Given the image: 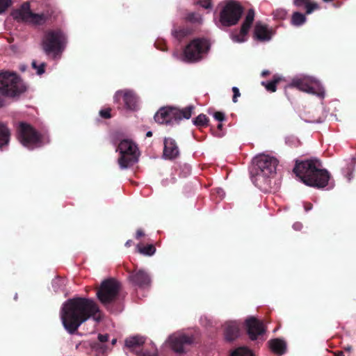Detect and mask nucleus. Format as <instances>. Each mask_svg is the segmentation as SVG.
<instances>
[{"instance_id": "obj_24", "label": "nucleus", "mask_w": 356, "mask_h": 356, "mask_svg": "<svg viewBox=\"0 0 356 356\" xmlns=\"http://www.w3.org/2000/svg\"><path fill=\"white\" fill-rule=\"evenodd\" d=\"M145 343V338L140 336H134L127 338L125 340L126 346L130 348H135L140 346Z\"/></svg>"}, {"instance_id": "obj_25", "label": "nucleus", "mask_w": 356, "mask_h": 356, "mask_svg": "<svg viewBox=\"0 0 356 356\" xmlns=\"http://www.w3.org/2000/svg\"><path fill=\"white\" fill-rule=\"evenodd\" d=\"M230 356H255L252 350L246 347H239L234 350Z\"/></svg>"}, {"instance_id": "obj_34", "label": "nucleus", "mask_w": 356, "mask_h": 356, "mask_svg": "<svg viewBox=\"0 0 356 356\" xmlns=\"http://www.w3.org/2000/svg\"><path fill=\"white\" fill-rule=\"evenodd\" d=\"M10 3L11 0H0V14L3 13Z\"/></svg>"}, {"instance_id": "obj_13", "label": "nucleus", "mask_w": 356, "mask_h": 356, "mask_svg": "<svg viewBox=\"0 0 356 356\" xmlns=\"http://www.w3.org/2000/svg\"><path fill=\"white\" fill-rule=\"evenodd\" d=\"M12 16L15 19L37 25L44 24L47 19L45 15L33 13L29 3H24L20 8L13 11Z\"/></svg>"}, {"instance_id": "obj_1", "label": "nucleus", "mask_w": 356, "mask_h": 356, "mask_svg": "<svg viewBox=\"0 0 356 356\" xmlns=\"http://www.w3.org/2000/svg\"><path fill=\"white\" fill-rule=\"evenodd\" d=\"M60 314L65 329L70 334L75 332L90 318L95 321L102 319L101 312L95 301L83 298L67 300L63 303Z\"/></svg>"}, {"instance_id": "obj_47", "label": "nucleus", "mask_w": 356, "mask_h": 356, "mask_svg": "<svg viewBox=\"0 0 356 356\" xmlns=\"http://www.w3.org/2000/svg\"><path fill=\"white\" fill-rule=\"evenodd\" d=\"M5 105L4 99L0 96V107H2Z\"/></svg>"}, {"instance_id": "obj_4", "label": "nucleus", "mask_w": 356, "mask_h": 356, "mask_svg": "<svg viewBox=\"0 0 356 356\" xmlns=\"http://www.w3.org/2000/svg\"><path fill=\"white\" fill-rule=\"evenodd\" d=\"M210 48L209 41L204 38L192 40L185 48L183 54L173 53V57L178 60L186 63H195L200 60Z\"/></svg>"}, {"instance_id": "obj_32", "label": "nucleus", "mask_w": 356, "mask_h": 356, "mask_svg": "<svg viewBox=\"0 0 356 356\" xmlns=\"http://www.w3.org/2000/svg\"><path fill=\"white\" fill-rule=\"evenodd\" d=\"M65 285V280L56 278L53 280L52 286L56 291L61 289V288Z\"/></svg>"}, {"instance_id": "obj_22", "label": "nucleus", "mask_w": 356, "mask_h": 356, "mask_svg": "<svg viewBox=\"0 0 356 356\" xmlns=\"http://www.w3.org/2000/svg\"><path fill=\"white\" fill-rule=\"evenodd\" d=\"M268 344L270 348L274 353L277 355H282L285 353L286 346L285 342L283 340L275 339L270 340L268 342Z\"/></svg>"}, {"instance_id": "obj_40", "label": "nucleus", "mask_w": 356, "mask_h": 356, "mask_svg": "<svg viewBox=\"0 0 356 356\" xmlns=\"http://www.w3.org/2000/svg\"><path fill=\"white\" fill-rule=\"evenodd\" d=\"M199 3L204 8L211 7V0H200Z\"/></svg>"}, {"instance_id": "obj_49", "label": "nucleus", "mask_w": 356, "mask_h": 356, "mask_svg": "<svg viewBox=\"0 0 356 356\" xmlns=\"http://www.w3.org/2000/svg\"><path fill=\"white\" fill-rule=\"evenodd\" d=\"M152 136V132L151 131H149L147 132V134H146L147 137H150Z\"/></svg>"}, {"instance_id": "obj_55", "label": "nucleus", "mask_w": 356, "mask_h": 356, "mask_svg": "<svg viewBox=\"0 0 356 356\" xmlns=\"http://www.w3.org/2000/svg\"><path fill=\"white\" fill-rule=\"evenodd\" d=\"M222 124H219L218 125V129H220L222 128Z\"/></svg>"}, {"instance_id": "obj_18", "label": "nucleus", "mask_w": 356, "mask_h": 356, "mask_svg": "<svg viewBox=\"0 0 356 356\" xmlns=\"http://www.w3.org/2000/svg\"><path fill=\"white\" fill-rule=\"evenodd\" d=\"M248 333L252 340H255L265 332L263 323L254 317H250L245 321Z\"/></svg>"}, {"instance_id": "obj_39", "label": "nucleus", "mask_w": 356, "mask_h": 356, "mask_svg": "<svg viewBox=\"0 0 356 356\" xmlns=\"http://www.w3.org/2000/svg\"><path fill=\"white\" fill-rule=\"evenodd\" d=\"M110 111H111V110H110V109L101 110V111H99V115H100L102 118H111Z\"/></svg>"}, {"instance_id": "obj_16", "label": "nucleus", "mask_w": 356, "mask_h": 356, "mask_svg": "<svg viewBox=\"0 0 356 356\" xmlns=\"http://www.w3.org/2000/svg\"><path fill=\"white\" fill-rule=\"evenodd\" d=\"M254 11L252 9H250L242 24L240 32L232 35V39L234 42H243L246 40V35L254 21Z\"/></svg>"}, {"instance_id": "obj_42", "label": "nucleus", "mask_w": 356, "mask_h": 356, "mask_svg": "<svg viewBox=\"0 0 356 356\" xmlns=\"http://www.w3.org/2000/svg\"><path fill=\"white\" fill-rule=\"evenodd\" d=\"M275 17H280V18H284L286 13L284 12V10H277L275 13Z\"/></svg>"}, {"instance_id": "obj_12", "label": "nucleus", "mask_w": 356, "mask_h": 356, "mask_svg": "<svg viewBox=\"0 0 356 356\" xmlns=\"http://www.w3.org/2000/svg\"><path fill=\"white\" fill-rule=\"evenodd\" d=\"M242 12V7L238 3L233 1L227 2L220 13V23L225 26L236 24Z\"/></svg>"}, {"instance_id": "obj_5", "label": "nucleus", "mask_w": 356, "mask_h": 356, "mask_svg": "<svg viewBox=\"0 0 356 356\" xmlns=\"http://www.w3.org/2000/svg\"><path fill=\"white\" fill-rule=\"evenodd\" d=\"M26 86L13 72H0V93L8 97H16L24 92Z\"/></svg>"}, {"instance_id": "obj_41", "label": "nucleus", "mask_w": 356, "mask_h": 356, "mask_svg": "<svg viewBox=\"0 0 356 356\" xmlns=\"http://www.w3.org/2000/svg\"><path fill=\"white\" fill-rule=\"evenodd\" d=\"M308 1L309 0H293V3L296 6H302L307 3Z\"/></svg>"}, {"instance_id": "obj_43", "label": "nucleus", "mask_w": 356, "mask_h": 356, "mask_svg": "<svg viewBox=\"0 0 356 356\" xmlns=\"http://www.w3.org/2000/svg\"><path fill=\"white\" fill-rule=\"evenodd\" d=\"M98 339L101 342H105V341H108V334H99Z\"/></svg>"}, {"instance_id": "obj_46", "label": "nucleus", "mask_w": 356, "mask_h": 356, "mask_svg": "<svg viewBox=\"0 0 356 356\" xmlns=\"http://www.w3.org/2000/svg\"><path fill=\"white\" fill-rule=\"evenodd\" d=\"M312 209V205L311 204H307L305 205V210L306 211H309Z\"/></svg>"}, {"instance_id": "obj_35", "label": "nucleus", "mask_w": 356, "mask_h": 356, "mask_svg": "<svg viewBox=\"0 0 356 356\" xmlns=\"http://www.w3.org/2000/svg\"><path fill=\"white\" fill-rule=\"evenodd\" d=\"M200 323L204 327L212 326L213 322L207 316H202L200 318Z\"/></svg>"}, {"instance_id": "obj_27", "label": "nucleus", "mask_w": 356, "mask_h": 356, "mask_svg": "<svg viewBox=\"0 0 356 356\" xmlns=\"http://www.w3.org/2000/svg\"><path fill=\"white\" fill-rule=\"evenodd\" d=\"M138 251L144 255L152 256L156 252V248L153 245H147L145 247H140L139 245H137Z\"/></svg>"}, {"instance_id": "obj_31", "label": "nucleus", "mask_w": 356, "mask_h": 356, "mask_svg": "<svg viewBox=\"0 0 356 356\" xmlns=\"http://www.w3.org/2000/svg\"><path fill=\"white\" fill-rule=\"evenodd\" d=\"M306 8V13L311 14L314 10L318 8V5L315 2H310L309 0L304 5Z\"/></svg>"}, {"instance_id": "obj_14", "label": "nucleus", "mask_w": 356, "mask_h": 356, "mask_svg": "<svg viewBox=\"0 0 356 356\" xmlns=\"http://www.w3.org/2000/svg\"><path fill=\"white\" fill-rule=\"evenodd\" d=\"M194 341L193 335L177 332L168 337L167 343L175 352L181 353L184 352L185 346L191 345Z\"/></svg>"}, {"instance_id": "obj_8", "label": "nucleus", "mask_w": 356, "mask_h": 356, "mask_svg": "<svg viewBox=\"0 0 356 356\" xmlns=\"http://www.w3.org/2000/svg\"><path fill=\"white\" fill-rule=\"evenodd\" d=\"M193 109L192 106L181 110L176 108H162L154 115V120L159 124H174L184 118L189 119Z\"/></svg>"}, {"instance_id": "obj_15", "label": "nucleus", "mask_w": 356, "mask_h": 356, "mask_svg": "<svg viewBox=\"0 0 356 356\" xmlns=\"http://www.w3.org/2000/svg\"><path fill=\"white\" fill-rule=\"evenodd\" d=\"M129 280L140 289H147L151 286L152 279L149 275L142 269L131 272L129 275Z\"/></svg>"}, {"instance_id": "obj_26", "label": "nucleus", "mask_w": 356, "mask_h": 356, "mask_svg": "<svg viewBox=\"0 0 356 356\" xmlns=\"http://www.w3.org/2000/svg\"><path fill=\"white\" fill-rule=\"evenodd\" d=\"M306 21L305 15L296 12L292 15L291 23L293 25L298 26L303 24Z\"/></svg>"}, {"instance_id": "obj_53", "label": "nucleus", "mask_w": 356, "mask_h": 356, "mask_svg": "<svg viewBox=\"0 0 356 356\" xmlns=\"http://www.w3.org/2000/svg\"><path fill=\"white\" fill-rule=\"evenodd\" d=\"M116 341H117V339H113L112 340V342H111V343H112V344H113V345H114V344H115Z\"/></svg>"}, {"instance_id": "obj_51", "label": "nucleus", "mask_w": 356, "mask_h": 356, "mask_svg": "<svg viewBox=\"0 0 356 356\" xmlns=\"http://www.w3.org/2000/svg\"><path fill=\"white\" fill-rule=\"evenodd\" d=\"M345 350L346 351H350L352 350V348H351V346H347L345 348Z\"/></svg>"}, {"instance_id": "obj_50", "label": "nucleus", "mask_w": 356, "mask_h": 356, "mask_svg": "<svg viewBox=\"0 0 356 356\" xmlns=\"http://www.w3.org/2000/svg\"><path fill=\"white\" fill-rule=\"evenodd\" d=\"M143 356H157L156 354L144 353Z\"/></svg>"}, {"instance_id": "obj_28", "label": "nucleus", "mask_w": 356, "mask_h": 356, "mask_svg": "<svg viewBox=\"0 0 356 356\" xmlns=\"http://www.w3.org/2000/svg\"><path fill=\"white\" fill-rule=\"evenodd\" d=\"M279 82V79H275L269 82L263 81L261 84L266 88L268 91L275 92L277 88V83Z\"/></svg>"}, {"instance_id": "obj_10", "label": "nucleus", "mask_w": 356, "mask_h": 356, "mask_svg": "<svg viewBox=\"0 0 356 356\" xmlns=\"http://www.w3.org/2000/svg\"><path fill=\"white\" fill-rule=\"evenodd\" d=\"M296 88L299 90L324 98L325 90L321 83L314 78L302 76L293 79L287 88Z\"/></svg>"}, {"instance_id": "obj_6", "label": "nucleus", "mask_w": 356, "mask_h": 356, "mask_svg": "<svg viewBox=\"0 0 356 356\" xmlns=\"http://www.w3.org/2000/svg\"><path fill=\"white\" fill-rule=\"evenodd\" d=\"M67 38L65 33L60 29H51L47 31L42 40L44 51L54 58L61 54L66 47Z\"/></svg>"}, {"instance_id": "obj_30", "label": "nucleus", "mask_w": 356, "mask_h": 356, "mask_svg": "<svg viewBox=\"0 0 356 356\" xmlns=\"http://www.w3.org/2000/svg\"><path fill=\"white\" fill-rule=\"evenodd\" d=\"M208 120L205 115L200 114L193 120V124L196 126H204L207 124Z\"/></svg>"}, {"instance_id": "obj_45", "label": "nucleus", "mask_w": 356, "mask_h": 356, "mask_svg": "<svg viewBox=\"0 0 356 356\" xmlns=\"http://www.w3.org/2000/svg\"><path fill=\"white\" fill-rule=\"evenodd\" d=\"M143 235H144V232L142 230H140V229L137 230L136 236V238H139Z\"/></svg>"}, {"instance_id": "obj_44", "label": "nucleus", "mask_w": 356, "mask_h": 356, "mask_svg": "<svg viewBox=\"0 0 356 356\" xmlns=\"http://www.w3.org/2000/svg\"><path fill=\"white\" fill-rule=\"evenodd\" d=\"M302 227V225L300 223V222H295L293 225V228L295 229V230H300Z\"/></svg>"}, {"instance_id": "obj_7", "label": "nucleus", "mask_w": 356, "mask_h": 356, "mask_svg": "<svg viewBox=\"0 0 356 356\" xmlns=\"http://www.w3.org/2000/svg\"><path fill=\"white\" fill-rule=\"evenodd\" d=\"M18 138L23 146L29 149H33L48 143L49 140L40 135L30 124L21 122L18 127Z\"/></svg>"}, {"instance_id": "obj_52", "label": "nucleus", "mask_w": 356, "mask_h": 356, "mask_svg": "<svg viewBox=\"0 0 356 356\" xmlns=\"http://www.w3.org/2000/svg\"><path fill=\"white\" fill-rule=\"evenodd\" d=\"M268 74V71H266V70H265V71H263V72H262V75H263V76H265V75H266V74Z\"/></svg>"}, {"instance_id": "obj_23", "label": "nucleus", "mask_w": 356, "mask_h": 356, "mask_svg": "<svg viewBox=\"0 0 356 356\" xmlns=\"http://www.w3.org/2000/svg\"><path fill=\"white\" fill-rule=\"evenodd\" d=\"M10 140V131L7 127L0 123V148L8 144Z\"/></svg>"}, {"instance_id": "obj_17", "label": "nucleus", "mask_w": 356, "mask_h": 356, "mask_svg": "<svg viewBox=\"0 0 356 356\" xmlns=\"http://www.w3.org/2000/svg\"><path fill=\"white\" fill-rule=\"evenodd\" d=\"M120 97H122L127 109L134 111L138 108V98L133 91L125 90L116 92L114 96V101L116 102H119Z\"/></svg>"}, {"instance_id": "obj_3", "label": "nucleus", "mask_w": 356, "mask_h": 356, "mask_svg": "<svg viewBox=\"0 0 356 356\" xmlns=\"http://www.w3.org/2000/svg\"><path fill=\"white\" fill-rule=\"evenodd\" d=\"M254 168L252 173L253 184L257 187L265 188L268 185L269 178L276 172V168L278 163L277 160L267 154H261L253 159Z\"/></svg>"}, {"instance_id": "obj_48", "label": "nucleus", "mask_w": 356, "mask_h": 356, "mask_svg": "<svg viewBox=\"0 0 356 356\" xmlns=\"http://www.w3.org/2000/svg\"><path fill=\"white\" fill-rule=\"evenodd\" d=\"M132 241L131 240H128L126 243H125V245L126 246H130L131 244Z\"/></svg>"}, {"instance_id": "obj_11", "label": "nucleus", "mask_w": 356, "mask_h": 356, "mask_svg": "<svg viewBox=\"0 0 356 356\" xmlns=\"http://www.w3.org/2000/svg\"><path fill=\"white\" fill-rule=\"evenodd\" d=\"M120 290V284L113 279L104 280L97 291V296L100 302L105 306H108L117 297Z\"/></svg>"}, {"instance_id": "obj_20", "label": "nucleus", "mask_w": 356, "mask_h": 356, "mask_svg": "<svg viewBox=\"0 0 356 356\" xmlns=\"http://www.w3.org/2000/svg\"><path fill=\"white\" fill-rule=\"evenodd\" d=\"M224 327V336L227 341H234L238 337L239 324L236 321H227Z\"/></svg>"}, {"instance_id": "obj_37", "label": "nucleus", "mask_w": 356, "mask_h": 356, "mask_svg": "<svg viewBox=\"0 0 356 356\" xmlns=\"http://www.w3.org/2000/svg\"><path fill=\"white\" fill-rule=\"evenodd\" d=\"M232 91H233V93H234L232 101H233V102L236 103L238 102L237 98L238 97H240V95H241L239 90H238V88L237 87L234 86V87L232 88Z\"/></svg>"}, {"instance_id": "obj_21", "label": "nucleus", "mask_w": 356, "mask_h": 356, "mask_svg": "<svg viewBox=\"0 0 356 356\" xmlns=\"http://www.w3.org/2000/svg\"><path fill=\"white\" fill-rule=\"evenodd\" d=\"M254 38L260 41H269L273 35L272 31L264 24L258 22L254 31Z\"/></svg>"}, {"instance_id": "obj_38", "label": "nucleus", "mask_w": 356, "mask_h": 356, "mask_svg": "<svg viewBox=\"0 0 356 356\" xmlns=\"http://www.w3.org/2000/svg\"><path fill=\"white\" fill-rule=\"evenodd\" d=\"M213 117L216 120L220 122H222L225 120V115L222 112H216L213 114Z\"/></svg>"}, {"instance_id": "obj_58", "label": "nucleus", "mask_w": 356, "mask_h": 356, "mask_svg": "<svg viewBox=\"0 0 356 356\" xmlns=\"http://www.w3.org/2000/svg\"><path fill=\"white\" fill-rule=\"evenodd\" d=\"M335 356H343V353H341V354H339V355H336Z\"/></svg>"}, {"instance_id": "obj_19", "label": "nucleus", "mask_w": 356, "mask_h": 356, "mask_svg": "<svg viewBox=\"0 0 356 356\" xmlns=\"http://www.w3.org/2000/svg\"><path fill=\"white\" fill-rule=\"evenodd\" d=\"M179 155V147L172 138L164 139L163 157L165 159L172 160Z\"/></svg>"}, {"instance_id": "obj_36", "label": "nucleus", "mask_w": 356, "mask_h": 356, "mask_svg": "<svg viewBox=\"0 0 356 356\" xmlns=\"http://www.w3.org/2000/svg\"><path fill=\"white\" fill-rule=\"evenodd\" d=\"M44 63H41L39 66L36 65V62H32V66L33 68L37 70V74L39 75L42 74L44 72Z\"/></svg>"}, {"instance_id": "obj_29", "label": "nucleus", "mask_w": 356, "mask_h": 356, "mask_svg": "<svg viewBox=\"0 0 356 356\" xmlns=\"http://www.w3.org/2000/svg\"><path fill=\"white\" fill-rule=\"evenodd\" d=\"M186 19L192 23L198 24L202 23V16L200 14L195 13H189L186 17Z\"/></svg>"}, {"instance_id": "obj_56", "label": "nucleus", "mask_w": 356, "mask_h": 356, "mask_svg": "<svg viewBox=\"0 0 356 356\" xmlns=\"http://www.w3.org/2000/svg\"><path fill=\"white\" fill-rule=\"evenodd\" d=\"M218 193H223V191H222V189H218Z\"/></svg>"}, {"instance_id": "obj_59", "label": "nucleus", "mask_w": 356, "mask_h": 356, "mask_svg": "<svg viewBox=\"0 0 356 356\" xmlns=\"http://www.w3.org/2000/svg\"><path fill=\"white\" fill-rule=\"evenodd\" d=\"M17 298V295L16 294L15 296V299L16 300Z\"/></svg>"}, {"instance_id": "obj_54", "label": "nucleus", "mask_w": 356, "mask_h": 356, "mask_svg": "<svg viewBox=\"0 0 356 356\" xmlns=\"http://www.w3.org/2000/svg\"><path fill=\"white\" fill-rule=\"evenodd\" d=\"M347 178H348V181L351 180L352 177L350 176V174H348V175L347 176Z\"/></svg>"}, {"instance_id": "obj_57", "label": "nucleus", "mask_w": 356, "mask_h": 356, "mask_svg": "<svg viewBox=\"0 0 356 356\" xmlns=\"http://www.w3.org/2000/svg\"><path fill=\"white\" fill-rule=\"evenodd\" d=\"M25 69H26V67H25V66H23V67H21V70H22V71H24V70H25Z\"/></svg>"}, {"instance_id": "obj_2", "label": "nucleus", "mask_w": 356, "mask_h": 356, "mask_svg": "<svg viewBox=\"0 0 356 356\" xmlns=\"http://www.w3.org/2000/svg\"><path fill=\"white\" fill-rule=\"evenodd\" d=\"M293 172L307 186L318 188L334 187L330 175L327 170L321 168V163L317 159H311L296 163Z\"/></svg>"}, {"instance_id": "obj_9", "label": "nucleus", "mask_w": 356, "mask_h": 356, "mask_svg": "<svg viewBox=\"0 0 356 356\" xmlns=\"http://www.w3.org/2000/svg\"><path fill=\"white\" fill-rule=\"evenodd\" d=\"M117 151L120 153L118 162L122 170L129 168L138 160L139 152L138 147L131 140L124 139L121 140Z\"/></svg>"}, {"instance_id": "obj_33", "label": "nucleus", "mask_w": 356, "mask_h": 356, "mask_svg": "<svg viewBox=\"0 0 356 356\" xmlns=\"http://www.w3.org/2000/svg\"><path fill=\"white\" fill-rule=\"evenodd\" d=\"M189 33L188 29H179V31H173L172 35L177 39H181Z\"/></svg>"}]
</instances>
